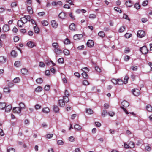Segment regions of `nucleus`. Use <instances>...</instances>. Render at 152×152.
I'll return each mask as SVG.
<instances>
[{
	"mask_svg": "<svg viewBox=\"0 0 152 152\" xmlns=\"http://www.w3.org/2000/svg\"><path fill=\"white\" fill-rule=\"evenodd\" d=\"M58 61L59 63L63 64L64 63V59L62 58H59L58 60Z\"/></svg>",
	"mask_w": 152,
	"mask_h": 152,
	"instance_id": "603ef678",
	"label": "nucleus"
},
{
	"mask_svg": "<svg viewBox=\"0 0 152 152\" xmlns=\"http://www.w3.org/2000/svg\"><path fill=\"white\" fill-rule=\"evenodd\" d=\"M125 4L127 6L130 7L133 4L131 0H129L126 2Z\"/></svg>",
	"mask_w": 152,
	"mask_h": 152,
	"instance_id": "4be33fe9",
	"label": "nucleus"
},
{
	"mask_svg": "<svg viewBox=\"0 0 152 152\" xmlns=\"http://www.w3.org/2000/svg\"><path fill=\"white\" fill-rule=\"evenodd\" d=\"M53 136V134H47L46 136V138L47 139H50Z\"/></svg>",
	"mask_w": 152,
	"mask_h": 152,
	"instance_id": "3c124183",
	"label": "nucleus"
},
{
	"mask_svg": "<svg viewBox=\"0 0 152 152\" xmlns=\"http://www.w3.org/2000/svg\"><path fill=\"white\" fill-rule=\"evenodd\" d=\"M41 108V105H39V104H36L35 105V108L37 110L39 109H40Z\"/></svg>",
	"mask_w": 152,
	"mask_h": 152,
	"instance_id": "e2e57ef3",
	"label": "nucleus"
},
{
	"mask_svg": "<svg viewBox=\"0 0 152 152\" xmlns=\"http://www.w3.org/2000/svg\"><path fill=\"white\" fill-rule=\"evenodd\" d=\"M108 113L106 110H103L102 113L101 115L103 117H104Z\"/></svg>",
	"mask_w": 152,
	"mask_h": 152,
	"instance_id": "4c0bfd02",
	"label": "nucleus"
},
{
	"mask_svg": "<svg viewBox=\"0 0 152 152\" xmlns=\"http://www.w3.org/2000/svg\"><path fill=\"white\" fill-rule=\"evenodd\" d=\"M114 10L115 11H117V12H119L120 13H121V10H120V8H118V7H115L114 8Z\"/></svg>",
	"mask_w": 152,
	"mask_h": 152,
	"instance_id": "bf43d9fd",
	"label": "nucleus"
},
{
	"mask_svg": "<svg viewBox=\"0 0 152 152\" xmlns=\"http://www.w3.org/2000/svg\"><path fill=\"white\" fill-rule=\"evenodd\" d=\"M19 39V38L17 36H16L14 37V40L15 42H18Z\"/></svg>",
	"mask_w": 152,
	"mask_h": 152,
	"instance_id": "338daca9",
	"label": "nucleus"
},
{
	"mask_svg": "<svg viewBox=\"0 0 152 152\" xmlns=\"http://www.w3.org/2000/svg\"><path fill=\"white\" fill-rule=\"evenodd\" d=\"M86 112L88 114H91L93 113V111L91 109H86Z\"/></svg>",
	"mask_w": 152,
	"mask_h": 152,
	"instance_id": "a878e982",
	"label": "nucleus"
},
{
	"mask_svg": "<svg viewBox=\"0 0 152 152\" xmlns=\"http://www.w3.org/2000/svg\"><path fill=\"white\" fill-rule=\"evenodd\" d=\"M89 18L91 19H94L96 18V15L94 14H91L89 15Z\"/></svg>",
	"mask_w": 152,
	"mask_h": 152,
	"instance_id": "e433bc0d",
	"label": "nucleus"
},
{
	"mask_svg": "<svg viewBox=\"0 0 152 152\" xmlns=\"http://www.w3.org/2000/svg\"><path fill=\"white\" fill-rule=\"evenodd\" d=\"M42 112L45 113H48L50 112V109L48 107L44 108L42 109Z\"/></svg>",
	"mask_w": 152,
	"mask_h": 152,
	"instance_id": "f3484780",
	"label": "nucleus"
},
{
	"mask_svg": "<svg viewBox=\"0 0 152 152\" xmlns=\"http://www.w3.org/2000/svg\"><path fill=\"white\" fill-rule=\"evenodd\" d=\"M11 54L12 56L14 57H16L17 55V52L15 50H12L11 52Z\"/></svg>",
	"mask_w": 152,
	"mask_h": 152,
	"instance_id": "72a5a7b5",
	"label": "nucleus"
},
{
	"mask_svg": "<svg viewBox=\"0 0 152 152\" xmlns=\"http://www.w3.org/2000/svg\"><path fill=\"white\" fill-rule=\"evenodd\" d=\"M145 35L144 31L142 30L138 31L137 33V36L138 37L142 38Z\"/></svg>",
	"mask_w": 152,
	"mask_h": 152,
	"instance_id": "20e7f679",
	"label": "nucleus"
},
{
	"mask_svg": "<svg viewBox=\"0 0 152 152\" xmlns=\"http://www.w3.org/2000/svg\"><path fill=\"white\" fill-rule=\"evenodd\" d=\"M69 140L71 142H73L75 140V138L73 136H71L69 137Z\"/></svg>",
	"mask_w": 152,
	"mask_h": 152,
	"instance_id": "052dcab7",
	"label": "nucleus"
},
{
	"mask_svg": "<svg viewBox=\"0 0 152 152\" xmlns=\"http://www.w3.org/2000/svg\"><path fill=\"white\" fill-rule=\"evenodd\" d=\"M4 92L7 93H9L10 92V90L9 88H4Z\"/></svg>",
	"mask_w": 152,
	"mask_h": 152,
	"instance_id": "a18cd8bd",
	"label": "nucleus"
},
{
	"mask_svg": "<svg viewBox=\"0 0 152 152\" xmlns=\"http://www.w3.org/2000/svg\"><path fill=\"white\" fill-rule=\"evenodd\" d=\"M36 81L38 84H41L43 82V80L41 78H39L36 79Z\"/></svg>",
	"mask_w": 152,
	"mask_h": 152,
	"instance_id": "bb28decb",
	"label": "nucleus"
},
{
	"mask_svg": "<svg viewBox=\"0 0 152 152\" xmlns=\"http://www.w3.org/2000/svg\"><path fill=\"white\" fill-rule=\"evenodd\" d=\"M52 46L54 49H56L58 48V45L57 43L54 42L52 44Z\"/></svg>",
	"mask_w": 152,
	"mask_h": 152,
	"instance_id": "c9c22d12",
	"label": "nucleus"
},
{
	"mask_svg": "<svg viewBox=\"0 0 152 152\" xmlns=\"http://www.w3.org/2000/svg\"><path fill=\"white\" fill-rule=\"evenodd\" d=\"M10 30L9 26L8 25H4L3 28V30L5 32H7Z\"/></svg>",
	"mask_w": 152,
	"mask_h": 152,
	"instance_id": "4468645a",
	"label": "nucleus"
},
{
	"mask_svg": "<svg viewBox=\"0 0 152 152\" xmlns=\"http://www.w3.org/2000/svg\"><path fill=\"white\" fill-rule=\"evenodd\" d=\"M65 55L68 56L69 55V51L66 49L64 50L63 51Z\"/></svg>",
	"mask_w": 152,
	"mask_h": 152,
	"instance_id": "473e14b6",
	"label": "nucleus"
},
{
	"mask_svg": "<svg viewBox=\"0 0 152 152\" xmlns=\"http://www.w3.org/2000/svg\"><path fill=\"white\" fill-rule=\"evenodd\" d=\"M140 50L143 54H146L147 53L148 50L146 46H144L140 48Z\"/></svg>",
	"mask_w": 152,
	"mask_h": 152,
	"instance_id": "7ed1b4c3",
	"label": "nucleus"
},
{
	"mask_svg": "<svg viewBox=\"0 0 152 152\" xmlns=\"http://www.w3.org/2000/svg\"><path fill=\"white\" fill-rule=\"evenodd\" d=\"M19 107L20 108L21 110L22 109H25L26 108L25 104L22 102H20L19 104Z\"/></svg>",
	"mask_w": 152,
	"mask_h": 152,
	"instance_id": "6ab92c4d",
	"label": "nucleus"
},
{
	"mask_svg": "<svg viewBox=\"0 0 152 152\" xmlns=\"http://www.w3.org/2000/svg\"><path fill=\"white\" fill-rule=\"evenodd\" d=\"M59 18L61 19H64L66 17V14L65 12H62L58 15Z\"/></svg>",
	"mask_w": 152,
	"mask_h": 152,
	"instance_id": "1a4fd4ad",
	"label": "nucleus"
},
{
	"mask_svg": "<svg viewBox=\"0 0 152 152\" xmlns=\"http://www.w3.org/2000/svg\"><path fill=\"white\" fill-rule=\"evenodd\" d=\"M6 61V58L3 56L0 57V63L1 64H4Z\"/></svg>",
	"mask_w": 152,
	"mask_h": 152,
	"instance_id": "2eb2a0df",
	"label": "nucleus"
},
{
	"mask_svg": "<svg viewBox=\"0 0 152 152\" xmlns=\"http://www.w3.org/2000/svg\"><path fill=\"white\" fill-rule=\"evenodd\" d=\"M145 149L147 151H150L151 150V148L149 145H148L145 147Z\"/></svg>",
	"mask_w": 152,
	"mask_h": 152,
	"instance_id": "09e8293b",
	"label": "nucleus"
},
{
	"mask_svg": "<svg viewBox=\"0 0 152 152\" xmlns=\"http://www.w3.org/2000/svg\"><path fill=\"white\" fill-rule=\"evenodd\" d=\"M146 108L148 111L150 112L152 111V107L150 105H148L146 107Z\"/></svg>",
	"mask_w": 152,
	"mask_h": 152,
	"instance_id": "393cba45",
	"label": "nucleus"
},
{
	"mask_svg": "<svg viewBox=\"0 0 152 152\" xmlns=\"http://www.w3.org/2000/svg\"><path fill=\"white\" fill-rule=\"evenodd\" d=\"M81 70L83 72L82 73L83 77L85 79H87L88 78V76L87 73L89 71L88 69L86 67L82 69Z\"/></svg>",
	"mask_w": 152,
	"mask_h": 152,
	"instance_id": "f03ea898",
	"label": "nucleus"
},
{
	"mask_svg": "<svg viewBox=\"0 0 152 152\" xmlns=\"http://www.w3.org/2000/svg\"><path fill=\"white\" fill-rule=\"evenodd\" d=\"M5 112H10L12 109V106L10 105H9L5 107Z\"/></svg>",
	"mask_w": 152,
	"mask_h": 152,
	"instance_id": "dca6fc26",
	"label": "nucleus"
},
{
	"mask_svg": "<svg viewBox=\"0 0 152 152\" xmlns=\"http://www.w3.org/2000/svg\"><path fill=\"white\" fill-rule=\"evenodd\" d=\"M64 143V142L61 140H59L57 142V143L58 145H62Z\"/></svg>",
	"mask_w": 152,
	"mask_h": 152,
	"instance_id": "4d7b16f0",
	"label": "nucleus"
},
{
	"mask_svg": "<svg viewBox=\"0 0 152 152\" xmlns=\"http://www.w3.org/2000/svg\"><path fill=\"white\" fill-rule=\"evenodd\" d=\"M134 7L137 10L140 9V5L138 3H136L134 5Z\"/></svg>",
	"mask_w": 152,
	"mask_h": 152,
	"instance_id": "864d4df0",
	"label": "nucleus"
},
{
	"mask_svg": "<svg viewBox=\"0 0 152 152\" xmlns=\"http://www.w3.org/2000/svg\"><path fill=\"white\" fill-rule=\"evenodd\" d=\"M83 84L85 86H87L89 85V83L87 80H84L83 82Z\"/></svg>",
	"mask_w": 152,
	"mask_h": 152,
	"instance_id": "8fccbe9b",
	"label": "nucleus"
},
{
	"mask_svg": "<svg viewBox=\"0 0 152 152\" xmlns=\"http://www.w3.org/2000/svg\"><path fill=\"white\" fill-rule=\"evenodd\" d=\"M121 104L122 106H121V108L125 112L126 114H129L128 112L124 107H128L129 105V103L126 101H124L122 102Z\"/></svg>",
	"mask_w": 152,
	"mask_h": 152,
	"instance_id": "f257e3e1",
	"label": "nucleus"
},
{
	"mask_svg": "<svg viewBox=\"0 0 152 152\" xmlns=\"http://www.w3.org/2000/svg\"><path fill=\"white\" fill-rule=\"evenodd\" d=\"M27 45L29 48H33L35 46L34 43L31 41L28 42L27 43Z\"/></svg>",
	"mask_w": 152,
	"mask_h": 152,
	"instance_id": "f8f14e48",
	"label": "nucleus"
},
{
	"mask_svg": "<svg viewBox=\"0 0 152 152\" xmlns=\"http://www.w3.org/2000/svg\"><path fill=\"white\" fill-rule=\"evenodd\" d=\"M129 145L131 148H133L134 146V144L132 142H130L129 143Z\"/></svg>",
	"mask_w": 152,
	"mask_h": 152,
	"instance_id": "37998d69",
	"label": "nucleus"
},
{
	"mask_svg": "<svg viewBox=\"0 0 152 152\" xmlns=\"http://www.w3.org/2000/svg\"><path fill=\"white\" fill-rule=\"evenodd\" d=\"M64 43L65 44H68L70 43V41L69 39L66 38L64 41Z\"/></svg>",
	"mask_w": 152,
	"mask_h": 152,
	"instance_id": "6e6d98bb",
	"label": "nucleus"
},
{
	"mask_svg": "<svg viewBox=\"0 0 152 152\" xmlns=\"http://www.w3.org/2000/svg\"><path fill=\"white\" fill-rule=\"evenodd\" d=\"M74 128L77 130H80L82 129V127L78 124H76L74 126Z\"/></svg>",
	"mask_w": 152,
	"mask_h": 152,
	"instance_id": "a211bd4d",
	"label": "nucleus"
},
{
	"mask_svg": "<svg viewBox=\"0 0 152 152\" xmlns=\"http://www.w3.org/2000/svg\"><path fill=\"white\" fill-rule=\"evenodd\" d=\"M64 100L66 102H68L69 99L68 98V96H64L63 97Z\"/></svg>",
	"mask_w": 152,
	"mask_h": 152,
	"instance_id": "de8ad7c7",
	"label": "nucleus"
},
{
	"mask_svg": "<svg viewBox=\"0 0 152 152\" xmlns=\"http://www.w3.org/2000/svg\"><path fill=\"white\" fill-rule=\"evenodd\" d=\"M50 88V86L49 85H46L45 87V91H48Z\"/></svg>",
	"mask_w": 152,
	"mask_h": 152,
	"instance_id": "5fc2aeb1",
	"label": "nucleus"
},
{
	"mask_svg": "<svg viewBox=\"0 0 152 152\" xmlns=\"http://www.w3.org/2000/svg\"><path fill=\"white\" fill-rule=\"evenodd\" d=\"M12 110L14 113L20 114L21 113V110L19 107H15L13 108Z\"/></svg>",
	"mask_w": 152,
	"mask_h": 152,
	"instance_id": "423d86ee",
	"label": "nucleus"
},
{
	"mask_svg": "<svg viewBox=\"0 0 152 152\" xmlns=\"http://www.w3.org/2000/svg\"><path fill=\"white\" fill-rule=\"evenodd\" d=\"M41 23L43 26H47L48 24V22L45 20H43L42 21Z\"/></svg>",
	"mask_w": 152,
	"mask_h": 152,
	"instance_id": "ea45409f",
	"label": "nucleus"
},
{
	"mask_svg": "<svg viewBox=\"0 0 152 152\" xmlns=\"http://www.w3.org/2000/svg\"><path fill=\"white\" fill-rule=\"evenodd\" d=\"M7 152H15V149L13 148H11L7 150Z\"/></svg>",
	"mask_w": 152,
	"mask_h": 152,
	"instance_id": "774afa93",
	"label": "nucleus"
},
{
	"mask_svg": "<svg viewBox=\"0 0 152 152\" xmlns=\"http://www.w3.org/2000/svg\"><path fill=\"white\" fill-rule=\"evenodd\" d=\"M70 29L72 31H75L76 30L75 24L74 23H72L69 25Z\"/></svg>",
	"mask_w": 152,
	"mask_h": 152,
	"instance_id": "9b49d317",
	"label": "nucleus"
},
{
	"mask_svg": "<svg viewBox=\"0 0 152 152\" xmlns=\"http://www.w3.org/2000/svg\"><path fill=\"white\" fill-rule=\"evenodd\" d=\"M129 79V77L127 76H126L124 78L123 82L124 84H126L127 83Z\"/></svg>",
	"mask_w": 152,
	"mask_h": 152,
	"instance_id": "c03bdc74",
	"label": "nucleus"
},
{
	"mask_svg": "<svg viewBox=\"0 0 152 152\" xmlns=\"http://www.w3.org/2000/svg\"><path fill=\"white\" fill-rule=\"evenodd\" d=\"M18 25L20 27H22V25L23 24L21 20H19L18 22Z\"/></svg>",
	"mask_w": 152,
	"mask_h": 152,
	"instance_id": "79ce46f5",
	"label": "nucleus"
},
{
	"mask_svg": "<svg viewBox=\"0 0 152 152\" xmlns=\"http://www.w3.org/2000/svg\"><path fill=\"white\" fill-rule=\"evenodd\" d=\"M6 107V104L4 103H0V109L3 110Z\"/></svg>",
	"mask_w": 152,
	"mask_h": 152,
	"instance_id": "c85d7f7f",
	"label": "nucleus"
},
{
	"mask_svg": "<svg viewBox=\"0 0 152 152\" xmlns=\"http://www.w3.org/2000/svg\"><path fill=\"white\" fill-rule=\"evenodd\" d=\"M51 24L52 27L54 28H56L58 27V23L55 20H53L51 21Z\"/></svg>",
	"mask_w": 152,
	"mask_h": 152,
	"instance_id": "ddd939ff",
	"label": "nucleus"
},
{
	"mask_svg": "<svg viewBox=\"0 0 152 152\" xmlns=\"http://www.w3.org/2000/svg\"><path fill=\"white\" fill-rule=\"evenodd\" d=\"M20 20L22 22L23 24L26 23L27 21L25 17H24L21 18Z\"/></svg>",
	"mask_w": 152,
	"mask_h": 152,
	"instance_id": "58836bf2",
	"label": "nucleus"
},
{
	"mask_svg": "<svg viewBox=\"0 0 152 152\" xmlns=\"http://www.w3.org/2000/svg\"><path fill=\"white\" fill-rule=\"evenodd\" d=\"M87 45L89 48H91L94 45L93 41L91 40H88L87 43Z\"/></svg>",
	"mask_w": 152,
	"mask_h": 152,
	"instance_id": "0eeeda50",
	"label": "nucleus"
},
{
	"mask_svg": "<svg viewBox=\"0 0 152 152\" xmlns=\"http://www.w3.org/2000/svg\"><path fill=\"white\" fill-rule=\"evenodd\" d=\"M108 113L109 115L111 117H113L115 115V113L112 111H110Z\"/></svg>",
	"mask_w": 152,
	"mask_h": 152,
	"instance_id": "13d9d810",
	"label": "nucleus"
},
{
	"mask_svg": "<svg viewBox=\"0 0 152 152\" xmlns=\"http://www.w3.org/2000/svg\"><path fill=\"white\" fill-rule=\"evenodd\" d=\"M117 81L118 79L116 80L115 79H113L111 80V82L112 83H113L114 84H117Z\"/></svg>",
	"mask_w": 152,
	"mask_h": 152,
	"instance_id": "0e129e2a",
	"label": "nucleus"
},
{
	"mask_svg": "<svg viewBox=\"0 0 152 152\" xmlns=\"http://www.w3.org/2000/svg\"><path fill=\"white\" fill-rule=\"evenodd\" d=\"M124 83L122 80L119 79H118L117 84L119 85H121Z\"/></svg>",
	"mask_w": 152,
	"mask_h": 152,
	"instance_id": "49530a36",
	"label": "nucleus"
},
{
	"mask_svg": "<svg viewBox=\"0 0 152 152\" xmlns=\"http://www.w3.org/2000/svg\"><path fill=\"white\" fill-rule=\"evenodd\" d=\"M53 51L56 55H60L62 53V50L58 48L56 49H54Z\"/></svg>",
	"mask_w": 152,
	"mask_h": 152,
	"instance_id": "9d476101",
	"label": "nucleus"
},
{
	"mask_svg": "<svg viewBox=\"0 0 152 152\" xmlns=\"http://www.w3.org/2000/svg\"><path fill=\"white\" fill-rule=\"evenodd\" d=\"M125 30V28L124 26H121L119 29L118 31L120 33L123 32Z\"/></svg>",
	"mask_w": 152,
	"mask_h": 152,
	"instance_id": "2f4dec72",
	"label": "nucleus"
},
{
	"mask_svg": "<svg viewBox=\"0 0 152 152\" xmlns=\"http://www.w3.org/2000/svg\"><path fill=\"white\" fill-rule=\"evenodd\" d=\"M65 102L63 100H60L59 101V103L60 106L63 107L65 105Z\"/></svg>",
	"mask_w": 152,
	"mask_h": 152,
	"instance_id": "5701e85b",
	"label": "nucleus"
},
{
	"mask_svg": "<svg viewBox=\"0 0 152 152\" xmlns=\"http://www.w3.org/2000/svg\"><path fill=\"white\" fill-rule=\"evenodd\" d=\"M13 82L15 83H19L20 81V79L19 77L15 78L13 80Z\"/></svg>",
	"mask_w": 152,
	"mask_h": 152,
	"instance_id": "a19ab883",
	"label": "nucleus"
},
{
	"mask_svg": "<svg viewBox=\"0 0 152 152\" xmlns=\"http://www.w3.org/2000/svg\"><path fill=\"white\" fill-rule=\"evenodd\" d=\"M14 65L16 67H19L21 66L20 62L19 61H16L14 64Z\"/></svg>",
	"mask_w": 152,
	"mask_h": 152,
	"instance_id": "cd10ccee",
	"label": "nucleus"
},
{
	"mask_svg": "<svg viewBox=\"0 0 152 152\" xmlns=\"http://www.w3.org/2000/svg\"><path fill=\"white\" fill-rule=\"evenodd\" d=\"M133 95L136 96H138L140 94V92L139 90L138 89H133L132 90Z\"/></svg>",
	"mask_w": 152,
	"mask_h": 152,
	"instance_id": "39448f33",
	"label": "nucleus"
},
{
	"mask_svg": "<svg viewBox=\"0 0 152 152\" xmlns=\"http://www.w3.org/2000/svg\"><path fill=\"white\" fill-rule=\"evenodd\" d=\"M8 82L7 83L8 86L10 87H13L14 86V84L12 83L9 82V81H8Z\"/></svg>",
	"mask_w": 152,
	"mask_h": 152,
	"instance_id": "680f3d73",
	"label": "nucleus"
},
{
	"mask_svg": "<svg viewBox=\"0 0 152 152\" xmlns=\"http://www.w3.org/2000/svg\"><path fill=\"white\" fill-rule=\"evenodd\" d=\"M53 110L55 112L57 113L58 112L59 109L58 107L57 106L54 105L53 107Z\"/></svg>",
	"mask_w": 152,
	"mask_h": 152,
	"instance_id": "f704fd0d",
	"label": "nucleus"
},
{
	"mask_svg": "<svg viewBox=\"0 0 152 152\" xmlns=\"http://www.w3.org/2000/svg\"><path fill=\"white\" fill-rule=\"evenodd\" d=\"M98 35L102 38L104 37L105 34L103 31H100L98 33Z\"/></svg>",
	"mask_w": 152,
	"mask_h": 152,
	"instance_id": "b1692460",
	"label": "nucleus"
},
{
	"mask_svg": "<svg viewBox=\"0 0 152 152\" xmlns=\"http://www.w3.org/2000/svg\"><path fill=\"white\" fill-rule=\"evenodd\" d=\"M24 17H25L26 18L27 20V21L28 20L29 21H30L31 17L30 15H25Z\"/></svg>",
	"mask_w": 152,
	"mask_h": 152,
	"instance_id": "69168bd1",
	"label": "nucleus"
},
{
	"mask_svg": "<svg viewBox=\"0 0 152 152\" xmlns=\"http://www.w3.org/2000/svg\"><path fill=\"white\" fill-rule=\"evenodd\" d=\"M21 72L22 74L25 75L27 73L28 71L27 69H26L23 68L21 70Z\"/></svg>",
	"mask_w": 152,
	"mask_h": 152,
	"instance_id": "aec40b11",
	"label": "nucleus"
},
{
	"mask_svg": "<svg viewBox=\"0 0 152 152\" xmlns=\"http://www.w3.org/2000/svg\"><path fill=\"white\" fill-rule=\"evenodd\" d=\"M27 11L29 14H32L33 13V10L31 7L28 6L27 8Z\"/></svg>",
	"mask_w": 152,
	"mask_h": 152,
	"instance_id": "412c9836",
	"label": "nucleus"
},
{
	"mask_svg": "<svg viewBox=\"0 0 152 152\" xmlns=\"http://www.w3.org/2000/svg\"><path fill=\"white\" fill-rule=\"evenodd\" d=\"M83 35L82 34H76L74 36L73 39L75 40H79L82 38Z\"/></svg>",
	"mask_w": 152,
	"mask_h": 152,
	"instance_id": "6e6552de",
	"label": "nucleus"
},
{
	"mask_svg": "<svg viewBox=\"0 0 152 152\" xmlns=\"http://www.w3.org/2000/svg\"><path fill=\"white\" fill-rule=\"evenodd\" d=\"M42 90V88L40 86H38L35 89V91L37 92L41 91Z\"/></svg>",
	"mask_w": 152,
	"mask_h": 152,
	"instance_id": "c756f323",
	"label": "nucleus"
},
{
	"mask_svg": "<svg viewBox=\"0 0 152 152\" xmlns=\"http://www.w3.org/2000/svg\"><path fill=\"white\" fill-rule=\"evenodd\" d=\"M34 31L35 33H38L39 32V29L38 27L36 25L34 27Z\"/></svg>",
	"mask_w": 152,
	"mask_h": 152,
	"instance_id": "7c9ffc66",
	"label": "nucleus"
}]
</instances>
